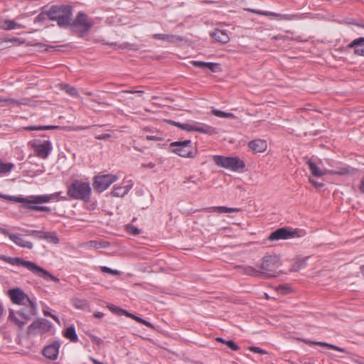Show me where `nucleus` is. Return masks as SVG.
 Listing matches in <instances>:
<instances>
[{
  "instance_id": "53",
  "label": "nucleus",
  "mask_w": 364,
  "mask_h": 364,
  "mask_svg": "<svg viewBox=\"0 0 364 364\" xmlns=\"http://www.w3.org/2000/svg\"><path fill=\"white\" fill-rule=\"evenodd\" d=\"M309 181L316 188H321L323 186V183H318L313 179H309Z\"/></svg>"
},
{
  "instance_id": "41",
  "label": "nucleus",
  "mask_w": 364,
  "mask_h": 364,
  "mask_svg": "<svg viewBox=\"0 0 364 364\" xmlns=\"http://www.w3.org/2000/svg\"><path fill=\"white\" fill-rule=\"evenodd\" d=\"M16 25L14 21L6 20L4 21L1 28L4 30H12L16 27Z\"/></svg>"
},
{
  "instance_id": "17",
  "label": "nucleus",
  "mask_w": 364,
  "mask_h": 364,
  "mask_svg": "<svg viewBox=\"0 0 364 364\" xmlns=\"http://www.w3.org/2000/svg\"><path fill=\"white\" fill-rule=\"evenodd\" d=\"M60 343L58 341L53 342L50 345L46 346L42 353L50 360H55L59 352Z\"/></svg>"
},
{
  "instance_id": "52",
  "label": "nucleus",
  "mask_w": 364,
  "mask_h": 364,
  "mask_svg": "<svg viewBox=\"0 0 364 364\" xmlns=\"http://www.w3.org/2000/svg\"><path fill=\"white\" fill-rule=\"evenodd\" d=\"M94 126H76L73 128H72V130L73 131H81V130H85V129H89L92 127H93Z\"/></svg>"
},
{
  "instance_id": "22",
  "label": "nucleus",
  "mask_w": 364,
  "mask_h": 364,
  "mask_svg": "<svg viewBox=\"0 0 364 364\" xmlns=\"http://www.w3.org/2000/svg\"><path fill=\"white\" fill-rule=\"evenodd\" d=\"M9 239L16 245L21 247H25L30 250L33 248L32 242L23 240L18 235L11 233V235H9Z\"/></svg>"
},
{
  "instance_id": "15",
  "label": "nucleus",
  "mask_w": 364,
  "mask_h": 364,
  "mask_svg": "<svg viewBox=\"0 0 364 364\" xmlns=\"http://www.w3.org/2000/svg\"><path fill=\"white\" fill-rule=\"evenodd\" d=\"M246 11H248L250 12H252L253 14H256L261 16H277L279 17L280 19L286 20V21H291L294 19L299 18V16L297 14H276L273 12H268V11H262L259 10L252 9H245Z\"/></svg>"
},
{
  "instance_id": "49",
  "label": "nucleus",
  "mask_w": 364,
  "mask_h": 364,
  "mask_svg": "<svg viewBox=\"0 0 364 364\" xmlns=\"http://www.w3.org/2000/svg\"><path fill=\"white\" fill-rule=\"evenodd\" d=\"M146 139L148 141H157L162 140V136H161V134H159V135H147L146 136Z\"/></svg>"
},
{
  "instance_id": "5",
  "label": "nucleus",
  "mask_w": 364,
  "mask_h": 364,
  "mask_svg": "<svg viewBox=\"0 0 364 364\" xmlns=\"http://www.w3.org/2000/svg\"><path fill=\"white\" fill-rule=\"evenodd\" d=\"M94 25V21L83 11H79L75 18L71 20L70 27L76 29L79 36L87 34Z\"/></svg>"
},
{
  "instance_id": "47",
  "label": "nucleus",
  "mask_w": 364,
  "mask_h": 364,
  "mask_svg": "<svg viewBox=\"0 0 364 364\" xmlns=\"http://www.w3.org/2000/svg\"><path fill=\"white\" fill-rule=\"evenodd\" d=\"M127 231L133 235H137L141 232L140 230L132 225H127Z\"/></svg>"
},
{
  "instance_id": "18",
  "label": "nucleus",
  "mask_w": 364,
  "mask_h": 364,
  "mask_svg": "<svg viewBox=\"0 0 364 364\" xmlns=\"http://www.w3.org/2000/svg\"><path fill=\"white\" fill-rule=\"evenodd\" d=\"M191 63L196 68H207L213 73H218L221 71L220 64L215 63L203 62L199 60H193Z\"/></svg>"
},
{
  "instance_id": "28",
  "label": "nucleus",
  "mask_w": 364,
  "mask_h": 364,
  "mask_svg": "<svg viewBox=\"0 0 364 364\" xmlns=\"http://www.w3.org/2000/svg\"><path fill=\"white\" fill-rule=\"evenodd\" d=\"M23 129L27 131H43V130H52V129H63L60 126L49 125V126H28L23 127Z\"/></svg>"
},
{
  "instance_id": "11",
  "label": "nucleus",
  "mask_w": 364,
  "mask_h": 364,
  "mask_svg": "<svg viewBox=\"0 0 364 364\" xmlns=\"http://www.w3.org/2000/svg\"><path fill=\"white\" fill-rule=\"evenodd\" d=\"M52 326L51 323L46 318H40L34 321L28 328L29 333H45L50 331Z\"/></svg>"
},
{
  "instance_id": "13",
  "label": "nucleus",
  "mask_w": 364,
  "mask_h": 364,
  "mask_svg": "<svg viewBox=\"0 0 364 364\" xmlns=\"http://www.w3.org/2000/svg\"><path fill=\"white\" fill-rule=\"evenodd\" d=\"M16 313L19 317L28 321L37 314L36 304L33 301H29Z\"/></svg>"
},
{
  "instance_id": "33",
  "label": "nucleus",
  "mask_w": 364,
  "mask_h": 364,
  "mask_svg": "<svg viewBox=\"0 0 364 364\" xmlns=\"http://www.w3.org/2000/svg\"><path fill=\"white\" fill-rule=\"evenodd\" d=\"M304 342L306 343H308V344H314V345H318V346H326V347H328L331 349H333V350H338L339 352H345V349L343 348H341L340 347H338L336 346H334V345H332V344H329V343H324V342H316V341H304Z\"/></svg>"
},
{
  "instance_id": "29",
  "label": "nucleus",
  "mask_w": 364,
  "mask_h": 364,
  "mask_svg": "<svg viewBox=\"0 0 364 364\" xmlns=\"http://www.w3.org/2000/svg\"><path fill=\"white\" fill-rule=\"evenodd\" d=\"M73 306L77 309L84 310L89 306V304L86 299L73 298L71 299Z\"/></svg>"
},
{
  "instance_id": "61",
  "label": "nucleus",
  "mask_w": 364,
  "mask_h": 364,
  "mask_svg": "<svg viewBox=\"0 0 364 364\" xmlns=\"http://www.w3.org/2000/svg\"><path fill=\"white\" fill-rule=\"evenodd\" d=\"M143 166L147 167V168H153L155 166V165L153 163H149L147 165H143Z\"/></svg>"
},
{
  "instance_id": "27",
  "label": "nucleus",
  "mask_w": 364,
  "mask_h": 364,
  "mask_svg": "<svg viewBox=\"0 0 364 364\" xmlns=\"http://www.w3.org/2000/svg\"><path fill=\"white\" fill-rule=\"evenodd\" d=\"M307 164L309 165V169H310L311 173L316 177H321L328 173L327 170L321 171L317 166V165L314 162H313L311 160H309L307 161Z\"/></svg>"
},
{
  "instance_id": "35",
  "label": "nucleus",
  "mask_w": 364,
  "mask_h": 364,
  "mask_svg": "<svg viewBox=\"0 0 364 364\" xmlns=\"http://www.w3.org/2000/svg\"><path fill=\"white\" fill-rule=\"evenodd\" d=\"M37 204H24V207L33 210H37V211H43L50 213L51 211L50 208L47 206H39L36 205Z\"/></svg>"
},
{
  "instance_id": "45",
  "label": "nucleus",
  "mask_w": 364,
  "mask_h": 364,
  "mask_svg": "<svg viewBox=\"0 0 364 364\" xmlns=\"http://www.w3.org/2000/svg\"><path fill=\"white\" fill-rule=\"evenodd\" d=\"M50 197H51V200H68V198L66 196H61V192H56V193H54L53 194H50Z\"/></svg>"
},
{
  "instance_id": "10",
  "label": "nucleus",
  "mask_w": 364,
  "mask_h": 364,
  "mask_svg": "<svg viewBox=\"0 0 364 364\" xmlns=\"http://www.w3.org/2000/svg\"><path fill=\"white\" fill-rule=\"evenodd\" d=\"M176 127L187 132H198L208 134H216L215 128L205 124L200 126L197 122L193 124L178 122V124H176Z\"/></svg>"
},
{
  "instance_id": "39",
  "label": "nucleus",
  "mask_w": 364,
  "mask_h": 364,
  "mask_svg": "<svg viewBox=\"0 0 364 364\" xmlns=\"http://www.w3.org/2000/svg\"><path fill=\"white\" fill-rule=\"evenodd\" d=\"M43 240H50L54 244H58L59 242V240L55 232H45V237Z\"/></svg>"
},
{
  "instance_id": "64",
  "label": "nucleus",
  "mask_w": 364,
  "mask_h": 364,
  "mask_svg": "<svg viewBox=\"0 0 364 364\" xmlns=\"http://www.w3.org/2000/svg\"><path fill=\"white\" fill-rule=\"evenodd\" d=\"M50 317H51L54 321H55L56 322L59 323V319H58V318L56 316H55V315H53V314H51V315H50Z\"/></svg>"
},
{
  "instance_id": "19",
  "label": "nucleus",
  "mask_w": 364,
  "mask_h": 364,
  "mask_svg": "<svg viewBox=\"0 0 364 364\" xmlns=\"http://www.w3.org/2000/svg\"><path fill=\"white\" fill-rule=\"evenodd\" d=\"M248 146L254 153H262L267 149V144L264 140L255 139L249 142Z\"/></svg>"
},
{
  "instance_id": "23",
  "label": "nucleus",
  "mask_w": 364,
  "mask_h": 364,
  "mask_svg": "<svg viewBox=\"0 0 364 364\" xmlns=\"http://www.w3.org/2000/svg\"><path fill=\"white\" fill-rule=\"evenodd\" d=\"M153 37L155 39L163 40L169 43H176L183 41V38L181 36L169 34L156 33Z\"/></svg>"
},
{
  "instance_id": "9",
  "label": "nucleus",
  "mask_w": 364,
  "mask_h": 364,
  "mask_svg": "<svg viewBox=\"0 0 364 364\" xmlns=\"http://www.w3.org/2000/svg\"><path fill=\"white\" fill-rule=\"evenodd\" d=\"M117 177L112 174H106L95 177L93 188L98 192L105 191L112 183L115 182Z\"/></svg>"
},
{
  "instance_id": "54",
  "label": "nucleus",
  "mask_w": 364,
  "mask_h": 364,
  "mask_svg": "<svg viewBox=\"0 0 364 364\" xmlns=\"http://www.w3.org/2000/svg\"><path fill=\"white\" fill-rule=\"evenodd\" d=\"M199 181H200L199 178L195 179V177L190 176L189 178H188L183 181V183H186L188 181H191L193 183H197Z\"/></svg>"
},
{
  "instance_id": "59",
  "label": "nucleus",
  "mask_w": 364,
  "mask_h": 364,
  "mask_svg": "<svg viewBox=\"0 0 364 364\" xmlns=\"http://www.w3.org/2000/svg\"><path fill=\"white\" fill-rule=\"evenodd\" d=\"M137 92V90H122V92L123 93H129V94H134Z\"/></svg>"
},
{
  "instance_id": "44",
  "label": "nucleus",
  "mask_w": 364,
  "mask_h": 364,
  "mask_svg": "<svg viewBox=\"0 0 364 364\" xmlns=\"http://www.w3.org/2000/svg\"><path fill=\"white\" fill-rule=\"evenodd\" d=\"M133 319L135 320L136 321L140 323H142L144 325H145L147 327H149V328H154V326L152 323H151L150 322L139 317V316H133Z\"/></svg>"
},
{
  "instance_id": "26",
  "label": "nucleus",
  "mask_w": 364,
  "mask_h": 364,
  "mask_svg": "<svg viewBox=\"0 0 364 364\" xmlns=\"http://www.w3.org/2000/svg\"><path fill=\"white\" fill-rule=\"evenodd\" d=\"M9 319L14 322L19 328L22 329L25 324L27 323V321L20 318L18 317V315L13 310H10L9 314Z\"/></svg>"
},
{
  "instance_id": "46",
  "label": "nucleus",
  "mask_w": 364,
  "mask_h": 364,
  "mask_svg": "<svg viewBox=\"0 0 364 364\" xmlns=\"http://www.w3.org/2000/svg\"><path fill=\"white\" fill-rule=\"evenodd\" d=\"M248 349L250 351L255 353H259V354H262V355H264V354L267 353V352L265 350L262 349L261 348L257 347V346H250L248 348Z\"/></svg>"
},
{
  "instance_id": "40",
  "label": "nucleus",
  "mask_w": 364,
  "mask_h": 364,
  "mask_svg": "<svg viewBox=\"0 0 364 364\" xmlns=\"http://www.w3.org/2000/svg\"><path fill=\"white\" fill-rule=\"evenodd\" d=\"M25 232L28 235H31L34 237H36V238H38L41 240H43V238L45 237V232H43V231L26 230H25Z\"/></svg>"
},
{
  "instance_id": "6",
  "label": "nucleus",
  "mask_w": 364,
  "mask_h": 364,
  "mask_svg": "<svg viewBox=\"0 0 364 364\" xmlns=\"http://www.w3.org/2000/svg\"><path fill=\"white\" fill-rule=\"evenodd\" d=\"M215 164L225 168L237 171L239 169L244 168L245 164L237 156H223L220 155H215L213 157Z\"/></svg>"
},
{
  "instance_id": "38",
  "label": "nucleus",
  "mask_w": 364,
  "mask_h": 364,
  "mask_svg": "<svg viewBox=\"0 0 364 364\" xmlns=\"http://www.w3.org/2000/svg\"><path fill=\"white\" fill-rule=\"evenodd\" d=\"M213 114H214L216 117H223V118H235V115L232 113L230 112H225L223 111L218 110V109H213L212 110Z\"/></svg>"
},
{
  "instance_id": "51",
  "label": "nucleus",
  "mask_w": 364,
  "mask_h": 364,
  "mask_svg": "<svg viewBox=\"0 0 364 364\" xmlns=\"http://www.w3.org/2000/svg\"><path fill=\"white\" fill-rule=\"evenodd\" d=\"M110 138L111 135L109 134H101L95 136V139L98 140H108Z\"/></svg>"
},
{
  "instance_id": "1",
  "label": "nucleus",
  "mask_w": 364,
  "mask_h": 364,
  "mask_svg": "<svg viewBox=\"0 0 364 364\" xmlns=\"http://www.w3.org/2000/svg\"><path fill=\"white\" fill-rule=\"evenodd\" d=\"M0 260L9 263L11 265L22 266L31 272L36 276L43 279L44 280H51L55 283H59L60 279L52 275L46 269L38 266L36 263L24 260L20 257H10L6 255H0Z\"/></svg>"
},
{
  "instance_id": "32",
  "label": "nucleus",
  "mask_w": 364,
  "mask_h": 364,
  "mask_svg": "<svg viewBox=\"0 0 364 364\" xmlns=\"http://www.w3.org/2000/svg\"><path fill=\"white\" fill-rule=\"evenodd\" d=\"M28 105V100L26 99H20L16 100L14 98H6V101H5V105H1L2 107L4 106H9V105Z\"/></svg>"
},
{
  "instance_id": "30",
  "label": "nucleus",
  "mask_w": 364,
  "mask_h": 364,
  "mask_svg": "<svg viewBox=\"0 0 364 364\" xmlns=\"http://www.w3.org/2000/svg\"><path fill=\"white\" fill-rule=\"evenodd\" d=\"M353 171V168H350L349 166H344L338 168L337 170L328 171V173L331 175L346 176L352 174Z\"/></svg>"
},
{
  "instance_id": "50",
  "label": "nucleus",
  "mask_w": 364,
  "mask_h": 364,
  "mask_svg": "<svg viewBox=\"0 0 364 364\" xmlns=\"http://www.w3.org/2000/svg\"><path fill=\"white\" fill-rule=\"evenodd\" d=\"M303 265H304L303 262H296V263H295V264L292 266L291 271H293V272H297V271H299V270L301 269V267Z\"/></svg>"
},
{
  "instance_id": "12",
  "label": "nucleus",
  "mask_w": 364,
  "mask_h": 364,
  "mask_svg": "<svg viewBox=\"0 0 364 364\" xmlns=\"http://www.w3.org/2000/svg\"><path fill=\"white\" fill-rule=\"evenodd\" d=\"M8 295L11 301L18 305H24L32 300L29 298L27 294H26L20 288H14L8 291Z\"/></svg>"
},
{
  "instance_id": "48",
  "label": "nucleus",
  "mask_w": 364,
  "mask_h": 364,
  "mask_svg": "<svg viewBox=\"0 0 364 364\" xmlns=\"http://www.w3.org/2000/svg\"><path fill=\"white\" fill-rule=\"evenodd\" d=\"M225 345H227L232 350H238L240 349V347L233 341L231 340L227 341L225 342Z\"/></svg>"
},
{
  "instance_id": "56",
  "label": "nucleus",
  "mask_w": 364,
  "mask_h": 364,
  "mask_svg": "<svg viewBox=\"0 0 364 364\" xmlns=\"http://www.w3.org/2000/svg\"><path fill=\"white\" fill-rule=\"evenodd\" d=\"M92 341L97 343V345H100L102 343V340L97 336H92Z\"/></svg>"
},
{
  "instance_id": "21",
  "label": "nucleus",
  "mask_w": 364,
  "mask_h": 364,
  "mask_svg": "<svg viewBox=\"0 0 364 364\" xmlns=\"http://www.w3.org/2000/svg\"><path fill=\"white\" fill-rule=\"evenodd\" d=\"M208 213H237L240 211L239 208H228L225 206H213L205 209Z\"/></svg>"
},
{
  "instance_id": "36",
  "label": "nucleus",
  "mask_w": 364,
  "mask_h": 364,
  "mask_svg": "<svg viewBox=\"0 0 364 364\" xmlns=\"http://www.w3.org/2000/svg\"><path fill=\"white\" fill-rule=\"evenodd\" d=\"M61 89L65 90L68 95L74 97H77L78 93L77 90L75 87L70 86L68 84H62L60 85Z\"/></svg>"
},
{
  "instance_id": "24",
  "label": "nucleus",
  "mask_w": 364,
  "mask_h": 364,
  "mask_svg": "<svg viewBox=\"0 0 364 364\" xmlns=\"http://www.w3.org/2000/svg\"><path fill=\"white\" fill-rule=\"evenodd\" d=\"M237 268L242 274L252 277H261L259 269H256L250 266H238Z\"/></svg>"
},
{
  "instance_id": "20",
  "label": "nucleus",
  "mask_w": 364,
  "mask_h": 364,
  "mask_svg": "<svg viewBox=\"0 0 364 364\" xmlns=\"http://www.w3.org/2000/svg\"><path fill=\"white\" fill-rule=\"evenodd\" d=\"M348 48H354L356 55L364 56V37L353 40L347 46Z\"/></svg>"
},
{
  "instance_id": "31",
  "label": "nucleus",
  "mask_w": 364,
  "mask_h": 364,
  "mask_svg": "<svg viewBox=\"0 0 364 364\" xmlns=\"http://www.w3.org/2000/svg\"><path fill=\"white\" fill-rule=\"evenodd\" d=\"M63 336L66 338L70 339L72 342H77L78 341V336L73 326L68 327L65 330Z\"/></svg>"
},
{
  "instance_id": "34",
  "label": "nucleus",
  "mask_w": 364,
  "mask_h": 364,
  "mask_svg": "<svg viewBox=\"0 0 364 364\" xmlns=\"http://www.w3.org/2000/svg\"><path fill=\"white\" fill-rule=\"evenodd\" d=\"M129 191V188H124L123 186L114 187L112 191V194L115 197H123Z\"/></svg>"
},
{
  "instance_id": "58",
  "label": "nucleus",
  "mask_w": 364,
  "mask_h": 364,
  "mask_svg": "<svg viewBox=\"0 0 364 364\" xmlns=\"http://www.w3.org/2000/svg\"><path fill=\"white\" fill-rule=\"evenodd\" d=\"M103 316H104V314H103V313H102V312H99V311L95 312V313H94V314H93V316H94L95 318H102Z\"/></svg>"
},
{
  "instance_id": "2",
  "label": "nucleus",
  "mask_w": 364,
  "mask_h": 364,
  "mask_svg": "<svg viewBox=\"0 0 364 364\" xmlns=\"http://www.w3.org/2000/svg\"><path fill=\"white\" fill-rule=\"evenodd\" d=\"M46 14L50 20L57 21L59 27H68L71 23L73 7L65 4L53 5Z\"/></svg>"
},
{
  "instance_id": "63",
  "label": "nucleus",
  "mask_w": 364,
  "mask_h": 364,
  "mask_svg": "<svg viewBox=\"0 0 364 364\" xmlns=\"http://www.w3.org/2000/svg\"><path fill=\"white\" fill-rule=\"evenodd\" d=\"M216 341H218V342L223 343L224 344H225V342L227 341L226 340H225L222 338H217Z\"/></svg>"
},
{
  "instance_id": "14",
  "label": "nucleus",
  "mask_w": 364,
  "mask_h": 364,
  "mask_svg": "<svg viewBox=\"0 0 364 364\" xmlns=\"http://www.w3.org/2000/svg\"><path fill=\"white\" fill-rule=\"evenodd\" d=\"M51 200L50 194L41 195V196H31L27 198H16L17 203L23 204H41L48 203Z\"/></svg>"
},
{
  "instance_id": "25",
  "label": "nucleus",
  "mask_w": 364,
  "mask_h": 364,
  "mask_svg": "<svg viewBox=\"0 0 364 364\" xmlns=\"http://www.w3.org/2000/svg\"><path fill=\"white\" fill-rule=\"evenodd\" d=\"M211 36L215 41L221 43H226L230 40L228 35L225 31L218 29L213 32Z\"/></svg>"
},
{
  "instance_id": "43",
  "label": "nucleus",
  "mask_w": 364,
  "mask_h": 364,
  "mask_svg": "<svg viewBox=\"0 0 364 364\" xmlns=\"http://www.w3.org/2000/svg\"><path fill=\"white\" fill-rule=\"evenodd\" d=\"M100 270L103 273H107V274H110L112 275L118 276L120 274V272L118 270L112 269L111 268L105 267V266L100 267Z\"/></svg>"
},
{
  "instance_id": "8",
  "label": "nucleus",
  "mask_w": 364,
  "mask_h": 364,
  "mask_svg": "<svg viewBox=\"0 0 364 364\" xmlns=\"http://www.w3.org/2000/svg\"><path fill=\"white\" fill-rule=\"evenodd\" d=\"M28 146L33 149L37 157L43 159L48 157L53 148L51 142L48 140L41 142L39 139H34L28 142Z\"/></svg>"
},
{
  "instance_id": "4",
  "label": "nucleus",
  "mask_w": 364,
  "mask_h": 364,
  "mask_svg": "<svg viewBox=\"0 0 364 364\" xmlns=\"http://www.w3.org/2000/svg\"><path fill=\"white\" fill-rule=\"evenodd\" d=\"M67 196L70 199L89 202L91 196L90 183L80 180L73 181L67 187Z\"/></svg>"
},
{
  "instance_id": "37",
  "label": "nucleus",
  "mask_w": 364,
  "mask_h": 364,
  "mask_svg": "<svg viewBox=\"0 0 364 364\" xmlns=\"http://www.w3.org/2000/svg\"><path fill=\"white\" fill-rule=\"evenodd\" d=\"M14 167V164L12 163H3L0 161V174L9 173Z\"/></svg>"
},
{
  "instance_id": "3",
  "label": "nucleus",
  "mask_w": 364,
  "mask_h": 364,
  "mask_svg": "<svg viewBox=\"0 0 364 364\" xmlns=\"http://www.w3.org/2000/svg\"><path fill=\"white\" fill-rule=\"evenodd\" d=\"M281 259L277 255H265L262 259V263L259 267L261 277L266 279L277 277L281 271H278L281 266Z\"/></svg>"
},
{
  "instance_id": "16",
  "label": "nucleus",
  "mask_w": 364,
  "mask_h": 364,
  "mask_svg": "<svg viewBox=\"0 0 364 364\" xmlns=\"http://www.w3.org/2000/svg\"><path fill=\"white\" fill-rule=\"evenodd\" d=\"M294 235V232L288 230L285 228H282L272 232L269 236L268 239L270 241H275L279 240H287L290 237H293Z\"/></svg>"
},
{
  "instance_id": "42",
  "label": "nucleus",
  "mask_w": 364,
  "mask_h": 364,
  "mask_svg": "<svg viewBox=\"0 0 364 364\" xmlns=\"http://www.w3.org/2000/svg\"><path fill=\"white\" fill-rule=\"evenodd\" d=\"M109 309L112 310L114 312L117 313L118 315H126L127 316L132 318V319L133 316H134V314L129 313L126 310H124L118 307H110Z\"/></svg>"
},
{
  "instance_id": "7",
  "label": "nucleus",
  "mask_w": 364,
  "mask_h": 364,
  "mask_svg": "<svg viewBox=\"0 0 364 364\" xmlns=\"http://www.w3.org/2000/svg\"><path fill=\"white\" fill-rule=\"evenodd\" d=\"M170 146L173 148L172 152L181 157L194 158L197 154V151H193L191 140L174 141Z\"/></svg>"
},
{
  "instance_id": "60",
  "label": "nucleus",
  "mask_w": 364,
  "mask_h": 364,
  "mask_svg": "<svg viewBox=\"0 0 364 364\" xmlns=\"http://www.w3.org/2000/svg\"><path fill=\"white\" fill-rule=\"evenodd\" d=\"M285 38H286L285 36H281V35H277V36H275L272 37L273 39H276V40H277V39H285Z\"/></svg>"
},
{
  "instance_id": "55",
  "label": "nucleus",
  "mask_w": 364,
  "mask_h": 364,
  "mask_svg": "<svg viewBox=\"0 0 364 364\" xmlns=\"http://www.w3.org/2000/svg\"><path fill=\"white\" fill-rule=\"evenodd\" d=\"M0 198H5V199H7L9 200H12V201H16V198H17L16 196H6V195H3L1 193H0Z\"/></svg>"
},
{
  "instance_id": "57",
  "label": "nucleus",
  "mask_w": 364,
  "mask_h": 364,
  "mask_svg": "<svg viewBox=\"0 0 364 364\" xmlns=\"http://www.w3.org/2000/svg\"><path fill=\"white\" fill-rule=\"evenodd\" d=\"M0 233L3 234L4 235H6L9 237V235H11V233H10L8 230H6L5 228H0Z\"/></svg>"
},
{
  "instance_id": "62",
  "label": "nucleus",
  "mask_w": 364,
  "mask_h": 364,
  "mask_svg": "<svg viewBox=\"0 0 364 364\" xmlns=\"http://www.w3.org/2000/svg\"><path fill=\"white\" fill-rule=\"evenodd\" d=\"M5 101H6V98L2 97L0 96V105H5Z\"/></svg>"
}]
</instances>
